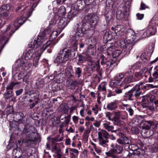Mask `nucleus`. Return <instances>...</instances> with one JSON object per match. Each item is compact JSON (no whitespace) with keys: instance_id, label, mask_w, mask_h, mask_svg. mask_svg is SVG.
<instances>
[{"instance_id":"obj_1","label":"nucleus","mask_w":158,"mask_h":158,"mask_svg":"<svg viewBox=\"0 0 158 158\" xmlns=\"http://www.w3.org/2000/svg\"><path fill=\"white\" fill-rule=\"evenodd\" d=\"M81 24L79 23L75 24L74 26V29L76 32L74 37L72 38L73 41L71 44L72 47H73V49L76 50L77 48V41L80 37H83L85 31V28L82 27H80Z\"/></svg>"},{"instance_id":"obj_2","label":"nucleus","mask_w":158,"mask_h":158,"mask_svg":"<svg viewBox=\"0 0 158 158\" xmlns=\"http://www.w3.org/2000/svg\"><path fill=\"white\" fill-rule=\"evenodd\" d=\"M50 31L48 29L42 31L41 33L38 35L37 39H35L33 42H31L28 44V46L30 48H37L40 46L47 39L46 37L48 35Z\"/></svg>"},{"instance_id":"obj_3","label":"nucleus","mask_w":158,"mask_h":158,"mask_svg":"<svg viewBox=\"0 0 158 158\" xmlns=\"http://www.w3.org/2000/svg\"><path fill=\"white\" fill-rule=\"evenodd\" d=\"M33 6H27V8L29 10V11L27 12L26 14H24L23 17L25 18L24 19H23L22 17H21L18 19L16 20L15 21L14 23V26L15 28V30H12L10 33V35L11 36L13 33H14L15 30L18 29L19 27L22 25L26 21V19L30 17L32 13L33 10L32 9Z\"/></svg>"},{"instance_id":"obj_4","label":"nucleus","mask_w":158,"mask_h":158,"mask_svg":"<svg viewBox=\"0 0 158 158\" xmlns=\"http://www.w3.org/2000/svg\"><path fill=\"white\" fill-rule=\"evenodd\" d=\"M154 125V122L151 120H145L142 126L141 134L144 137L148 138L152 136L153 131L151 129V127Z\"/></svg>"},{"instance_id":"obj_5","label":"nucleus","mask_w":158,"mask_h":158,"mask_svg":"<svg viewBox=\"0 0 158 158\" xmlns=\"http://www.w3.org/2000/svg\"><path fill=\"white\" fill-rule=\"evenodd\" d=\"M133 32L132 31H127L126 33V39L127 42V43L126 44L124 47V51L126 52L125 54L128 55L130 53V51L132 49L133 46V43L135 41V36L133 34Z\"/></svg>"},{"instance_id":"obj_6","label":"nucleus","mask_w":158,"mask_h":158,"mask_svg":"<svg viewBox=\"0 0 158 158\" xmlns=\"http://www.w3.org/2000/svg\"><path fill=\"white\" fill-rule=\"evenodd\" d=\"M35 127L32 126H25L21 133V135L26 136V142H28L32 140V134H34Z\"/></svg>"},{"instance_id":"obj_7","label":"nucleus","mask_w":158,"mask_h":158,"mask_svg":"<svg viewBox=\"0 0 158 158\" xmlns=\"http://www.w3.org/2000/svg\"><path fill=\"white\" fill-rule=\"evenodd\" d=\"M112 147L108 152V155L110 156H115L118 158H122V157L118 154L122 153L123 150V147L117 144H116L115 145L112 144L111 145Z\"/></svg>"},{"instance_id":"obj_8","label":"nucleus","mask_w":158,"mask_h":158,"mask_svg":"<svg viewBox=\"0 0 158 158\" xmlns=\"http://www.w3.org/2000/svg\"><path fill=\"white\" fill-rule=\"evenodd\" d=\"M156 32L155 27H150L145 31H140L138 32L137 34L141 36V38H143L154 35Z\"/></svg>"},{"instance_id":"obj_9","label":"nucleus","mask_w":158,"mask_h":158,"mask_svg":"<svg viewBox=\"0 0 158 158\" xmlns=\"http://www.w3.org/2000/svg\"><path fill=\"white\" fill-rule=\"evenodd\" d=\"M19 84V82H18L12 81L9 85L6 86V93L4 94V97L5 98L9 99L13 96L14 93L12 90L14 87L15 85Z\"/></svg>"},{"instance_id":"obj_10","label":"nucleus","mask_w":158,"mask_h":158,"mask_svg":"<svg viewBox=\"0 0 158 158\" xmlns=\"http://www.w3.org/2000/svg\"><path fill=\"white\" fill-rule=\"evenodd\" d=\"M123 156L124 158H144V155L139 151L133 152L132 153L126 151L123 154Z\"/></svg>"},{"instance_id":"obj_11","label":"nucleus","mask_w":158,"mask_h":158,"mask_svg":"<svg viewBox=\"0 0 158 158\" xmlns=\"http://www.w3.org/2000/svg\"><path fill=\"white\" fill-rule=\"evenodd\" d=\"M143 84L142 83H139L136 84L131 89L135 97L137 98L142 94V90H143L141 87Z\"/></svg>"},{"instance_id":"obj_12","label":"nucleus","mask_w":158,"mask_h":158,"mask_svg":"<svg viewBox=\"0 0 158 158\" xmlns=\"http://www.w3.org/2000/svg\"><path fill=\"white\" fill-rule=\"evenodd\" d=\"M72 53L71 52V51L70 50L65 48L60 50L59 52V54L62 55L65 60L67 61L72 58L73 56Z\"/></svg>"},{"instance_id":"obj_13","label":"nucleus","mask_w":158,"mask_h":158,"mask_svg":"<svg viewBox=\"0 0 158 158\" xmlns=\"http://www.w3.org/2000/svg\"><path fill=\"white\" fill-rule=\"evenodd\" d=\"M103 126L106 130L112 133H116L118 130L117 128H115L110 122L106 121H104Z\"/></svg>"},{"instance_id":"obj_14","label":"nucleus","mask_w":158,"mask_h":158,"mask_svg":"<svg viewBox=\"0 0 158 158\" xmlns=\"http://www.w3.org/2000/svg\"><path fill=\"white\" fill-rule=\"evenodd\" d=\"M117 141L123 146H125L126 144L129 145L131 143L130 139L125 136L122 137L118 139Z\"/></svg>"},{"instance_id":"obj_15","label":"nucleus","mask_w":158,"mask_h":158,"mask_svg":"<svg viewBox=\"0 0 158 158\" xmlns=\"http://www.w3.org/2000/svg\"><path fill=\"white\" fill-rule=\"evenodd\" d=\"M78 84V82L76 80H69L67 79L66 81V86L69 89L74 90Z\"/></svg>"},{"instance_id":"obj_16","label":"nucleus","mask_w":158,"mask_h":158,"mask_svg":"<svg viewBox=\"0 0 158 158\" xmlns=\"http://www.w3.org/2000/svg\"><path fill=\"white\" fill-rule=\"evenodd\" d=\"M11 25H9L7 27L6 29L2 32V34L1 35L0 40L4 41V43L6 44L8 40V35L7 34H6V31H8L10 29Z\"/></svg>"},{"instance_id":"obj_17","label":"nucleus","mask_w":158,"mask_h":158,"mask_svg":"<svg viewBox=\"0 0 158 158\" xmlns=\"http://www.w3.org/2000/svg\"><path fill=\"white\" fill-rule=\"evenodd\" d=\"M69 22L67 19L64 17L61 18L59 20L58 23V27L61 29H63L67 25Z\"/></svg>"},{"instance_id":"obj_18","label":"nucleus","mask_w":158,"mask_h":158,"mask_svg":"<svg viewBox=\"0 0 158 158\" xmlns=\"http://www.w3.org/2000/svg\"><path fill=\"white\" fill-rule=\"evenodd\" d=\"M118 102V100H115L113 102L109 103L106 105V109L110 110H114L117 108Z\"/></svg>"},{"instance_id":"obj_19","label":"nucleus","mask_w":158,"mask_h":158,"mask_svg":"<svg viewBox=\"0 0 158 158\" xmlns=\"http://www.w3.org/2000/svg\"><path fill=\"white\" fill-rule=\"evenodd\" d=\"M65 72L68 80L74 77V72L72 67H66L65 69Z\"/></svg>"},{"instance_id":"obj_20","label":"nucleus","mask_w":158,"mask_h":158,"mask_svg":"<svg viewBox=\"0 0 158 158\" xmlns=\"http://www.w3.org/2000/svg\"><path fill=\"white\" fill-rule=\"evenodd\" d=\"M99 139L109 138V133L105 130H101L98 132Z\"/></svg>"},{"instance_id":"obj_21","label":"nucleus","mask_w":158,"mask_h":158,"mask_svg":"<svg viewBox=\"0 0 158 158\" xmlns=\"http://www.w3.org/2000/svg\"><path fill=\"white\" fill-rule=\"evenodd\" d=\"M74 7L76 10H83L84 8L83 2L82 0H77L75 3Z\"/></svg>"},{"instance_id":"obj_22","label":"nucleus","mask_w":158,"mask_h":158,"mask_svg":"<svg viewBox=\"0 0 158 158\" xmlns=\"http://www.w3.org/2000/svg\"><path fill=\"white\" fill-rule=\"evenodd\" d=\"M143 107L146 108L147 110H149L151 111L155 110V106L153 103H145L144 102L142 105Z\"/></svg>"},{"instance_id":"obj_23","label":"nucleus","mask_w":158,"mask_h":158,"mask_svg":"<svg viewBox=\"0 0 158 158\" xmlns=\"http://www.w3.org/2000/svg\"><path fill=\"white\" fill-rule=\"evenodd\" d=\"M85 18L89 20L90 25L93 26L95 27L97 23V21L96 19L95 16H92L91 17H89L88 16H85Z\"/></svg>"},{"instance_id":"obj_24","label":"nucleus","mask_w":158,"mask_h":158,"mask_svg":"<svg viewBox=\"0 0 158 158\" xmlns=\"http://www.w3.org/2000/svg\"><path fill=\"white\" fill-rule=\"evenodd\" d=\"M140 83H143L142 85H141V89L143 90H148L151 89H153L157 87V86H155L151 84H145L143 82H141Z\"/></svg>"},{"instance_id":"obj_25","label":"nucleus","mask_w":158,"mask_h":158,"mask_svg":"<svg viewBox=\"0 0 158 158\" xmlns=\"http://www.w3.org/2000/svg\"><path fill=\"white\" fill-rule=\"evenodd\" d=\"M124 31V29L122 25H118L115 27V33L116 35H122Z\"/></svg>"},{"instance_id":"obj_26","label":"nucleus","mask_w":158,"mask_h":158,"mask_svg":"<svg viewBox=\"0 0 158 158\" xmlns=\"http://www.w3.org/2000/svg\"><path fill=\"white\" fill-rule=\"evenodd\" d=\"M50 42H47L44 46L43 48H41L40 50L37 51L35 53H38V56H40L43 51L48 47H50Z\"/></svg>"},{"instance_id":"obj_27","label":"nucleus","mask_w":158,"mask_h":158,"mask_svg":"<svg viewBox=\"0 0 158 158\" xmlns=\"http://www.w3.org/2000/svg\"><path fill=\"white\" fill-rule=\"evenodd\" d=\"M110 85L112 87H114L116 88L121 87L123 84L122 82H120L118 81L112 80L110 82Z\"/></svg>"},{"instance_id":"obj_28","label":"nucleus","mask_w":158,"mask_h":158,"mask_svg":"<svg viewBox=\"0 0 158 158\" xmlns=\"http://www.w3.org/2000/svg\"><path fill=\"white\" fill-rule=\"evenodd\" d=\"M18 62L19 64V67H22V69L23 70H27L28 69V64L27 62H25L24 61L23 59H21L19 61L18 60Z\"/></svg>"},{"instance_id":"obj_29","label":"nucleus","mask_w":158,"mask_h":158,"mask_svg":"<svg viewBox=\"0 0 158 158\" xmlns=\"http://www.w3.org/2000/svg\"><path fill=\"white\" fill-rule=\"evenodd\" d=\"M109 138L107 139H99V144L100 145L104 147L107 148L108 145L107 143H108Z\"/></svg>"},{"instance_id":"obj_30","label":"nucleus","mask_w":158,"mask_h":158,"mask_svg":"<svg viewBox=\"0 0 158 158\" xmlns=\"http://www.w3.org/2000/svg\"><path fill=\"white\" fill-rule=\"evenodd\" d=\"M133 94V92L131 89L128 92L126 93L124 96L129 100H133L135 97Z\"/></svg>"},{"instance_id":"obj_31","label":"nucleus","mask_w":158,"mask_h":158,"mask_svg":"<svg viewBox=\"0 0 158 158\" xmlns=\"http://www.w3.org/2000/svg\"><path fill=\"white\" fill-rule=\"evenodd\" d=\"M139 118H135L132 119L129 123V125L131 127H138L139 125Z\"/></svg>"},{"instance_id":"obj_32","label":"nucleus","mask_w":158,"mask_h":158,"mask_svg":"<svg viewBox=\"0 0 158 158\" xmlns=\"http://www.w3.org/2000/svg\"><path fill=\"white\" fill-rule=\"evenodd\" d=\"M141 60L145 63H148L150 59V56L148 55V53H143L140 56Z\"/></svg>"},{"instance_id":"obj_33","label":"nucleus","mask_w":158,"mask_h":158,"mask_svg":"<svg viewBox=\"0 0 158 158\" xmlns=\"http://www.w3.org/2000/svg\"><path fill=\"white\" fill-rule=\"evenodd\" d=\"M89 42L88 44L90 46H95L97 44V39L94 37H92L88 39Z\"/></svg>"},{"instance_id":"obj_34","label":"nucleus","mask_w":158,"mask_h":158,"mask_svg":"<svg viewBox=\"0 0 158 158\" xmlns=\"http://www.w3.org/2000/svg\"><path fill=\"white\" fill-rule=\"evenodd\" d=\"M134 81V79L132 76H128L124 78L122 82L123 84H128L133 82Z\"/></svg>"},{"instance_id":"obj_35","label":"nucleus","mask_w":158,"mask_h":158,"mask_svg":"<svg viewBox=\"0 0 158 158\" xmlns=\"http://www.w3.org/2000/svg\"><path fill=\"white\" fill-rule=\"evenodd\" d=\"M106 84L105 83H101L98 87V89L100 92H103V94H106Z\"/></svg>"},{"instance_id":"obj_36","label":"nucleus","mask_w":158,"mask_h":158,"mask_svg":"<svg viewBox=\"0 0 158 158\" xmlns=\"http://www.w3.org/2000/svg\"><path fill=\"white\" fill-rule=\"evenodd\" d=\"M111 43H109L108 42L106 46H107V48L106 51V54L107 55L110 56L111 54H112L113 52L112 49L114 48L113 46H110V44Z\"/></svg>"},{"instance_id":"obj_37","label":"nucleus","mask_w":158,"mask_h":158,"mask_svg":"<svg viewBox=\"0 0 158 158\" xmlns=\"http://www.w3.org/2000/svg\"><path fill=\"white\" fill-rule=\"evenodd\" d=\"M70 116L68 115L67 116H64L63 114H61L60 117V118L62 120H64V122L68 124L70 122Z\"/></svg>"},{"instance_id":"obj_38","label":"nucleus","mask_w":158,"mask_h":158,"mask_svg":"<svg viewBox=\"0 0 158 158\" xmlns=\"http://www.w3.org/2000/svg\"><path fill=\"white\" fill-rule=\"evenodd\" d=\"M124 77V75L122 73H118L114 77L115 81H118L121 82L122 80Z\"/></svg>"},{"instance_id":"obj_39","label":"nucleus","mask_w":158,"mask_h":158,"mask_svg":"<svg viewBox=\"0 0 158 158\" xmlns=\"http://www.w3.org/2000/svg\"><path fill=\"white\" fill-rule=\"evenodd\" d=\"M78 13V11L77 10L73 11L69 13L67 15L68 18L70 20L77 16Z\"/></svg>"},{"instance_id":"obj_40","label":"nucleus","mask_w":158,"mask_h":158,"mask_svg":"<svg viewBox=\"0 0 158 158\" xmlns=\"http://www.w3.org/2000/svg\"><path fill=\"white\" fill-rule=\"evenodd\" d=\"M1 17L4 19L8 20L10 19L11 17L10 15L6 11H5L0 13Z\"/></svg>"},{"instance_id":"obj_41","label":"nucleus","mask_w":158,"mask_h":158,"mask_svg":"<svg viewBox=\"0 0 158 158\" xmlns=\"http://www.w3.org/2000/svg\"><path fill=\"white\" fill-rule=\"evenodd\" d=\"M33 50H29L26 53L25 59L26 60H28L30 59L33 55Z\"/></svg>"},{"instance_id":"obj_42","label":"nucleus","mask_w":158,"mask_h":158,"mask_svg":"<svg viewBox=\"0 0 158 158\" xmlns=\"http://www.w3.org/2000/svg\"><path fill=\"white\" fill-rule=\"evenodd\" d=\"M145 75L144 73L142 71L136 73L135 74V76L137 80L141 79Z\"/></svg>"},{"instance_id":"obj_43","label":"nucleus","mask_w":158,"mask_h":158,"mask_svg":"<svg viewBox=\"0 0 158 158\" xmlns=\"http://www.w3.org/2000/svg\"><path fill=\"white\" fill-rule=\"evenodd\" d=\"M65 9L63 6H61L58 10V15L60 16L64 15L65 13Z\"/></svg>"},{"instance_id":"obj_44","label":"nucleus","mask_w":158,"mask_h":158,"mask_svg":"<svg viewBox=\"0 0 158 158\" xmlns=\"http://www.w3.org/2000/svg\"><path fill=\"white\" fill-rule=\"evenodd\" d=\"M112 35L110 34L109 32L106 31L104 35L103 39L108 41H110L111 40Z\"/></svg>"},{"instance_id":"obj_45","label":"nucleus","mask_w":158,"mask_h":158,"mask_svg":"<svg viewBox=\"0 0 158 158\" xmlns=\"http://www.w3.org/2000/svg\"><path fill=\"white\" fill-rule=\"evenodd\" d=\"M154 139H147L144 140V142L146 144V146H149L150 145L154 144Z\"/></svg>"},{"instance_id":"obj_46","label":"nucleus","mask_w":158,"mask_h":158,"mask_svg":"<svg viewBox=\"0 0 158 158\" xmlns=\"http://www.w3.org/2000/svg\"><path fill=\"white\" fill-rule=\"evenodd\" d=\"M17 147V145L15 143H9L6 146V149L7 150H10L12 148H14L13 150V152H15V151H16L17 150L15 148Z\"/></svg>"},{"instance_id":"obj_47","label":"nucleus","mask_w":158,"mask_h":158,"mask_svg":"<svg viewBox=\"0 0 158 158\" xmlns=\"http://www.w3.org/2000/svg\"><path fill=\"white\" fill-rule=\"evenodd\" d=\"M59 55L56 58V60L57 62L59 63H62L66 61L62 55L59 54Z\"/></svg>"},{"instance_id":"obj_48","label":"nucleus","mask_w":158,"mask_h":158,"mask_svg":"<svg viewBox=\"0 0 158 158\" xmlns=\"http://www.w3.org/2000/svg\"><path fill=\"white\" fill-rule=\"evenodd\" d=\"M82 69L80 67H77L76 68L75 72V76L78 78H79L81 75Z\"/></svg>"},{"instance_id":"obj_49","label":"nucleus","mask_w":158,"mask_h":158,"mask_svg":"<svg viewBox=\"0 0 158 158\" xmlns=\"http://www.w3.org/2000/svg\"><path fill=\"white\" fill-rule=\"evenodd\" d=\"M16 116V119L18 120H20L24 117L23 114L22 112H18L16 113L15 117Z\"/></svg>"},{"instance_id":"obj_50","label":"nucleus","mask_w":158,"mask_h":158,"mask_svg":"<svg viewBox=\"0 0 158 158\" xmlns=\"http://www.w3.org/2000/svg\"><path fill=\"white\" fill-rule=\"evenodd\" d=\"M115 65V62L108 61L106 63L104 66L105 67H106L107 68H108L110 67H112L114 66Z\"/></svg>"},{"instance_id":"obj_51","label":"nucleus","mask_w":158,"mask_h":158,"mask_svg":"<svg viewBox=\"0 0 158 158\" xmlns=\"http://www.w3.org/2000/svg\"><path fill=\"white\" fill-rule=\"evenodd\" d=\"M129 149L134 152L138 151L137 150L139 149V147L135 144H133L129 146Z\"/></svg>"},{"instance_id":"obj_52","label":"nucleus","mask_w":158,"mask_h":158,"mask_svg":"<svg viewBox=\"0 0 158 158\" xmlns=\"http://www.w3.org/2000/svg\"><path fill=\"white\" fill-rule=\"evenodd\" d=\"M106 117L109 120L113 121L114 120L113 114L110 112H107L105 113Z\"/></svg>"},{"instance_id":"obj_53","label":"nucleus","mask_w":158,"mask_h":158,"mask_svg":"<svg viewBox=\"0 0 158 158\" xmlns=\"http://www.w3.org/2000/svg\"><path fill=\"white\" fill-rule=\"evenodd\" d=\"M121 53V52L120 50H116L113 52L112 55L113 57L115 58L119 56Z\"/></svg>"},{"instance_id":"obj_54","label":"nucleus","mask_w":158,"mask_h":158,"mask_svg":"<svg viewBox=\"0 0 158 158\" xmlns=\"http://www.w3.org/2000/svg\"><path fill=\"white\" fill-rule=\"evenodd\" d=\"M7 115H9L12 114L13 111V108L12 106H10L7 107L5 110Z\"/></svg>"},{"instance_id":"obj_55","label":"nucleus","mask_w":158,"mask_h":158,"mask_svg":"<svg viewBox=\"0 0 158 158\" xmlns=\"http://www.w3.org/2000/svg\"><path fill=\"white\" fill-rule=\"evenodd\" d=\"M57 35L58 32L56 31H53L49 36L50 39L52 40H54L56 37Z\"/></svg>"},{"instance_id":"obj_56","label":"nucleus","mask_w":158,"mask_h":158,"mask_svg":"<svg viewBox=\"0 0 158 158\" xmlns=\"http://www.w3.org/2000/svg\"><path fill=\"white\" fill-rule=\"evenodd\" d=\"M90 131L89 129H87L84 132L83 136V138L85 139V141L86 142L88 140V137L89 134L90 132Z\"/></svg>"},{"instance_id":"obj_57","label":"nucleus","mask_w":158,"mask_h":158,"mask_svg":"<svg viewBox=\"0 0 158 158\" xmlns=\"http://www.w3.org/2000/svg\"><path fill=\"white\" fill-rule=\"evenodd\" d=\"M37 53H35V54L37 55ZM37 54H38V53ZM38 56H38V55H37V56L35 57L33 60V65L34 66H35V67H36L38 64V63L39 61V58Z\"/></svg>"},{"instance_id":"obj_58","label":"nucleus","mask_w":158,"mask_h":158,"mask_svg":"<svg viewBox=\"0 0 158 158\" xmlns=\"http://www.w3.org/2000/svg\"><path fill=\"white\" fill-rule=\"evenodd\" d=\"M30 76L29 74H24L23 77V82H27L30 80Z\"/></svg>"},{"instance_id":"obj_59","label":"nucleus","mask_w":158,"mask_h":158,"mask_svg":"<svg viewBox=\"0 0 158 158\" xmlns=\"http://www.w3.org/2000/svg\"><path fill=\"white\" fill-rule=\"evenodd\" d=\"M118 42L120 44L119 46L121 48L124 47V46H125L126 44H127V43H125L124 39H121L120 40L118 41Z\"/></svg>"},{"instance_id":"obj_60","label":"nucleus","mask_w":158,"mask_h":158,"mask_svg":"<svg viewBox=\"0 0 158 158\" xmlns=\"http://www.w3.org/2000/svg\"><path fill=\"white\" fill-rule=\"evenodd\" d=\"M128 114L126 113L121 114L119 119L127 120L128 118Z\"/></svg>"},{"instance_id":"obj_61","label":"nucleus","mask_w":158,"mask_h":158,"mask_svg":"<svg viewBox=\"0 0 158 158\" xmlns=\"http://www.w3.org/2000/svg\"><path fill=\"white\" fill-rule=\"evenodd\" d=\"M138 127H131V129L132 132L135 134H137L139 133V129Z\"/></svg>"},{"instance_id":"obj_62","label":"nucleus","mask_w":158,"mask_h":158,"mask_svg":"<svg viewBox=\"0 0 158 158\" xmlns=\"http://www.w3.org/2000/svg\"><path fill=\"white\" fill-rule=\"evenodd\" d=\"M131 68H129V70L127 71H126L124 74L126 75L127 76H133V72L132 70H130Z\"/></svg>"},{"instance_id":"obj_63","label":"nucleus","mask_w":158,"mask_h":158,"mask_svg":"<svg viewBox=\"0 0 158 158\" xmlns=\"http://www.w3.org/2000/svg\"><path fill=\"white\" fill-rule=\"evenodd\" d=\"M56 23V20L52 19L49 22V28L53 27Z\"/></svg>"},{"instance_id":"obj_64","label":"nucleus","mask_w":158,"mask_h":158,"mask_svg":"<svg viewBox=\"0 0 158 158\" xmlns=\"http://www.w3.org/2000/svg\"><path fill=\"white\" fill-rule=\"evenodd\" d=\"M101 60V64L102 65L104 66L107 61H106V59L103 56H102L100 57Z\"/></svg>"}]
</instances>
